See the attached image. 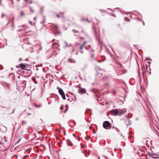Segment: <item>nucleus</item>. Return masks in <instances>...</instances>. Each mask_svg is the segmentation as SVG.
<instances>
[{"instance_id": "4468645a", "label": "nucleus", "mask_w": 159, "mask_h": 159, "mask_svg": "<svg viewBox=\"0 0 159 159\" xmlns=\"http://www.w3.org/2000/svg\"><path fill=\"white\" fill-rule=\"evenodd\" d=\"M12 25V26H13V29L14 28V18L13 17L12 18V21L11 22Z\"/></svg>"}, {"instance_id": "680f3d73", "label": "nucleus", "mask_w": 159, "mask_h": 159, "mask_svg": "<svg viewBox=\"0 0 159 159\" xmlns=\"http://www.w3.org/2000/svg\"><path fill=\"white\" fill-rule=\"evenodd\" d=\"M110 47L111 48V49L113 51V49H112V48H111V46H110Z\"/></svg>"}, {"instance_id": "13d9d810", "label": "nucleus", "mask_w": 159, "mask_h": 159, "mask_svg": "<svg viewBox=\"0 0 159 159\" xmlns=\"http://www.w3.org/2000/svg\"><path fill=\"white\" fill-rule=\"evenodd\" d=\"M73 135L74 136H75V134H73Z\"/></svg>"}, {"instance_id": "e433bc0d", "label": "nucleus", "mask_w": 159, "mask_h": 159, "mask_svg": "<svg viewBox=\"0 0 159 159\" xmlns=\"http://www.w3.org/2000/svg\"><path fill=\"white\" fill-rule=\"evenodd\" d=\"M11 2V3L12 4H13V0H10Z\"/></svg>"}, {"instance_id": "5fc2aeb1", "label": "nucleus", "mask_w": 159, "mask_h": 159, "mask_svg": "<svg viewBox=\"0 0 159 159\" xmlns=\"http://www.w3.org/2000/svg\"><path fill=\"white\" fill-rule=\"evenodd\" d=\"M82 53H83V52L82 51H80Z\"/></svg>"}, {"instance_id": "f3484780", "label": "nucleus", "mask_w": 159, "mask_h": 159, "mask_svg": "<svg viewBox=\"0 0 159 159\" xmlns=\"http://www.w3.org/2000/svg\"><path fill=\"white\" fill-rule=\"evenodd\" d=\"M29 8L30 9V12L32 13H34V11L32 9V7H30Z\"/></svg>"}, {"instance_id": "603ef678", "label": "nucleus", "mask_w": 159, "mask_h": 159, "mask_svg": "<svg viewBox=\"0 0 159 159\" xmlns=\"http://www.w3.org/2000/svg\"><path fill=\"white\" fill-rule=\"evenodd\" d=\"M1 0H0V5H2V4H1Z\"/></svg>"}, {"instance_id": "c9c22d12", "label": "nucleus", "mask_w": 159, "mask_h": 159, "mask_svg": "<svg viewBox=\"0 0 159 159\" xmlns=\"http://www.w3.org/2000/svg\"><path fill=\"white\" fill-rule=\"evenodd\" d=\"M24 157H25H25H29V156L28 155H25V156Z\"/></svg>"}, {"instance_id": "393cba45", "label": "nucleus", "mask_w": 159, "mask_h": 159, "mask_svg": "<svg viewBox=\"0 0 159 159\" xmlns=\"http://www.w3.org/2000/svg\"><path fill=\"white\" fill-rule=\"evenodd\" d=\"M7 19L8 20H9L8 22V23H7V25H8V24H9V23H10V19H9L8 17H7Z\"/></svg>"}, {"instance_id": "39448f33", "label": "nucleus", "mask_w": 159, "mask_h": 159, "mask_svg": "<svg viewBox=\"0 0 159 159\" xmlns=\"http://www.w3.org/2000/svg\"><path fill=\"white\" fill-rule=\"evenodd\" d=\"M78 93L80 94L86 93V89L84 88H80L78 90Z\"/></svg>"}, {"instance_id": "bf43d9fd", "label": "nucleus", "mask_w": 159, "mask_h": 159, "mask_svg": "<svg viewBox=\"0 0 159 159\" xmlns=\"http://www.w3.org/2000/svg\"><path fill=\"white\" fill-rule=\"evenodd\" d=\"M34 83L35 84H37V82H35Z\"/></svg>"}, {"instance_id": "0e129e2a", "label": "nucleus", "mask_w": 159, "mask_h": 159, "mask_svg": "<svg viewBox=\"0 0 159 159\" xmlns=\"http://www.w3.org/2000/svg\"><path fill=\"white\" fill-rule=\"evenodd\" d=\"M54 40H55V39H53L52 40V42L54 41Z\"/></svg>"}, {"instance_id": "de8ad7c7", "label": "nucleus", "mask_w": 159, "mask_h": 159, "mask_svg": "<svg viewBox=\"0 0 159 159\" xmlns=\"http://www.w3.org/2000/svg\"><path fill=\"white\" fill-rule=\"evenodd\" d=\"M22 122H23L24 124H25L26 123V122L25 121H22Z\"/></svg>"}, {"instance_id": "aec40b11", "label": "nucleus", "mask_w": 159, "mask_h": 159, "mask_svg": "<svg viewBox=\"0 0 159 159\" xmlns=\"http://www.w3.org/2000/svg\"><path fill=\"white\" fill-rule=\"evenodd\" d=\"M6 16V15L4 14H3V13L2 14V15H1V18H3V16Z\"/></svg>"}, {"instance_id": "c03bdc74", "label": "nucleus", "mask_w": 159, "mask_h": 159, "mask_svg": "<svg viewBox=\"0 0 159 159\" xmlns=\"http://www.w3.org/2000/svg\"><path fill=\"white\" fill-rule=\"evenodd\" d=\"M14 29V28L13 29V26H12V28H11V30H13Z\"/></svg>"}, {"instance_id": "f257e3e1", "label": "nucleus", "mask_w": 159, "mask_h": 159, "mask_svg": "<svg viewBox=\"0 0 159 159\" xmlns=\"http://www.w3.org/2000/svg\"><path fill=\"white\" fill-rule=\"evenodd\" d=\"M103 126L104 129H109L111 127V125L110 122L107 121H105L103 122Z\"/></svg>"}, {"instance_id": "f03ea898", "label": "nucleus", "mask_w": 159, "mask_h": 159, "mask_svg": "<svg viewBox=\"0 0 159 159\" xmlns=\"http://www.w3.org/2000/svg\"><path fill=\"white\" fill-rule=\"evenodd\" d=\"M57 89L58 90L59 93V94L61 95L63 99L65 100L66 99L65 95L62 89L59 87H57Z\"/></svg>"}, {"instance_id": "b1692460", "label": "nucleus", "mask_w": 159, "mask_h": 159, "mask_svg": "<svg viewBox=\"0 0 159 159\" xmlns=\"http://www.w3.org/2000/svg\"><path fill=\"white\" fill-rule=\"evenodd\" d=\"M43 18H44V20L42 21V23H43V24H44V23H45V16H43Z\"/></svg>"}, {"instance_id": "bb28decb", "label": "nucleus", "mask_w": 159, "mask_h": 159, "mask_svg": "<svg viewBox=\"0 0 159 159\" xmlns=\"http://www.w3.org/2000/svg\"><path fill=\"white\" fill-rule=\"evenodd\" d=\"M84 47V46L82 45V46L80 47V49H82L83 48V47Z\"/></svg>"}, {"instance_id": "a878e982", "label": "nucleus", "mask_w": 159, "mask_h": 159, "mask_svg": "<svg viewBox=\"0 0 159 159\" xmlns=\"http://www.w3.org/2000/svg\"><path fill=\"white\" fill-rule=\"evenodd\" d=\"M86 43H87V42L86 41H84V42L82 45L83 46H84L86 44Z\"/></svg>"}, {"instance_id": "4d7b16f0", "label": "nucleus", "mask_w": 159, "mask_h": 159, "mask_svg": "<svg viewBox=\"0 0 159 159\" xmlns=\"http://www.w3.org/2000/svg\"><path fill=\"white\" fill-rule=\"evenodd\" d=\"M64 135H66V132H64Z\"/></svg>"}, {"instance_id": "79ce46f5", "label": "nucleus", "mask_w": 159, "mask_h": 159, "mask_svg": "<svg viewBox=\"0 0 159 159\" xmlns=\"http://www.w3.org/2000/svg\"><path fill=\"white\" fill-rule=\"evenodd\" d=\"M38 134H41V131H38Z\"/></svg>"}, {"instance_id": "423d86ee", "label": "nucleus", "mask_w": 159, "mask_h": 159, "mask_svg": "<svg viewBox=\"0 0 159 159\" xmlns=\"http://www.w3.org/2000/svg\"><path fill=\"white\" fill-rule=\"evenodd\" d=\"M110 112L113 115H116V114L119 115V112L118 110L114 109L111 110Z\"/></svg>"}, {"instance_id": "69168bd1", "label": "nucleus", "mask_w": 159, "mask_h": 159, "mask_svg": "<svg viewBox=\"0 0 159 159\" xmlns=\"http://www.w3.org/2000/svg\"><path fill=\"white\" fill-rule=\"evenodd\" d=\"M27 3L26 4V7H27Z\"/></svg>"}, {"instance_id": "f8f14e48", "label": "nucleus", "mask_w": 159, "mask_h": 159, "mask_svg": "<svg viewBox=\"0 0 159 159\" xmlns=\"http://www.w3.org/2000/svg\"><path fill=\"white\" fill-rule=\"evenodd\" d=\"M44 10V7H42L40 8V13L41 14H42Z\"/></svg>"}, {"instance_id": "774afa93", "label": "nucleus", "mask_w": 159, "mask_h": 159, "mask_svg": "<svg viewBox=\"0 0 159 159\" xmlns=\"http://www.w3.org/2000/svg\"><path fill=\"white\" fill-rule=\"evenodd\" d=\"M17 1H18V2H19L20 0H17Z\"/></svg>"}, {"instance_id": "338daca9", "label": "nucleus", "mask_w": 159, "mask_h": 159, "mask_svg": "<svg viewBox=\"0 0 159 159\" xmlns=\"http://www.w3.org/2000/svg\"><path fill=\"white\" fill-rule=\"evenodd\" d=\"M63 13H63V12H61V14H63Z\"/></svg>"}, {"instance_id": "3c124183", "label": "nucleus", "mask_w": 159, "mask_h": 159, "mask_svg": "<svg viewBox=\"0 0 159 159\" xmlns=\"http://www.w3.org/2000/svg\"><path fill=\"white\" fill-rule=\"evenodd\" d=\"M33 2L32 0H31L30 1V4H31Z\"/></svg>"}, {"instance_id": "dca6fc26", "label": "nucleus", "mask_w": 159, "mask_h": 159, "mask_svg": "<svg viewBox=\"0 0 159 159\" xmlns=\"http://www.w3.org/2000/svg\"><path fill=\"white\" fill-rule=\"evenodd\" d=\"M72 31L73 33H79V32L78 31L75 30L74 29Z\"/></svg>"}, {"instance_id": "c756f323", "label": "nucleus", "mask_w": 159, "mask_h": 159, "mask_svg": "<svg viewBox=\"0 0 159 159\" xmlns=\"http://www.w3.org/2000/svg\"><path fill=\"white\" fill-rule=\"evenodd\" d=\"M0 107H2V108H7V107H3L2 106H0Z\"/></svg>"}, {"instance_id": "7c9ffc66", "label": "nucleus", "mask_w": 159, "mask_h": 159, "mask_svg": "<svg viewBox=\"0 0 159 159\" xmlns=\"http://www.w3.org/2000/svg\"><path fill=\"white\" fill-rule=\"evenodd\" d=\"M85 139H87H87H89V138H90V137H87V136H86L85 137Z\"/></svg>"}, {"instance_id": "0eeeda50", "label": "nucleus", "mask_w": 159, "mask_h": 159, "mask_svg": "<svg viewBox=\"0 0 159 159\" xmlns=\"http://www.w3.org/2000/svg\"><path fill=\"white\" fill-rule=\"evenodd\" d=\"M124 122L127 127L131 124L130 121L129 119H126V120H124Z\"/></svg>"}, {"instance_id": "9d476101", "label": "nucleus", "mask_w": 159, "mask_h": 159, "mask_svg": "<svg viewBox=\"0 0 159 159\" xmlns=\"http://www.w3.org/2000/svg\"><path fill=\"white\" fill-rule=\"evenodd\" d=\"M67 145H69V144H70V145L71 146H73V144L71 143V142L70 141V140L69 139L67 140Z\"/></svg>"}, {"instance_id": "e2e57ef3", "label": "nucleus", "mask_w": 159, "mask_h": 159, "mask_svg": "<svg viewBox=\"0 0 159 159\" xmlns=\"http://www.w3.org/2000/svg\"><path fill=\"white\" fill-rule=\"evenodd\" d=\"M23 159H25V157H24L23 158Z\"/></svg>"}, {"instance_id": "09e8293b", "label": "nucleus", "mask_w": 159, "mask_h": 159, "mask_svg": "<svg viewBox=\"0 0 159 159\" xmlns=\"http://www.w3.org/2000/svg\"><path fill=\"white\" fill-rule=\"evenodd\" d=\"M111 148H107V150H109V149H110Z\"/></svg>"}, {"instance_id": "72a5a7b5", "label": "nucleus", "mask_w": 159, "mask_h": 159, "mask_svg": "<svg viewBox=\"0 0 159 159\" xmlns=\"http://www.w3.org/2000/svg\"><path fill=\"white\" fill-rule=\"evenodd\" d=\"M63 108V105H62L61 107H60V109L62 110V108Z\"/></svg>"}, {"instance_id": "473e14b6", "label": "nucleus", "mask_w": 159, "mask_h": 159, "mask_svg": "<svg viewBox=\"0 0 159 159\" xmlns=\"http://www.w3.org/2000/svg\"><path fill=\"white\" fill-rule=\"evenodd\" d=\"M85 20H86V19H85L84 18H83L81 19L82 21H85Z\"/></svg>"}, {"instance_id": "412c9836", "label": "nucleus", "mask_w": 159, "mask_h": 159, "mask_svg": "<svg viewBox=\"0 0 159 159\" xmlns=\"http://www.w3.org/2000/svg\"><path fill=\"white\" fill-rule=\"evenodd\" d=\"M65 43H66V46L69 47H70V46H71V45H68V44H67V43L66 42H65Z\"/></svg>"}, {"instance_id": "cd10ccee", "label": "nucleus", "mask_w": 159, "mask_h": 159, "mask_svg": "<svg viewBox=\"0 0 159 159\" xmlns=\"http://www.w3.org/2000/svg\"><path fill=\"white\" fill-rule=\"evenodd\" d=\"M65 107H66V109L67 108V109H68V105H65Z\"/></svg>"}, {"instance_id": "58836bf2", "label": "nucleus", "mask_w": 159, "mask_h": 159, "mask_svg": "<svg viewBox=\"0 0 159 159\" xmlns=\"http://www.w3.org/2000/svg\"><path fill=\"white\" fill-rule=\"evenodd\" d=\"M86 21H87L88 22H90V21H89V20H88V19H86Z\"/></svg>"}, {"instance_id": "f704fd0d", "label": "nucleus", "mask_w": 159, "mask_h": 159, "mask_svg": "<svg viewBox=\"0 0 159 159\" xmlns=\"http://www.w3.org/2000/svg\"><path fill=\"white\" fill-rule=\"evenodd\" d=\"M57 16L58 18H59L60 17V16L58 14H57Z\"/></svg>"}, {"instance_id": "ddd939ff", "label": "nucleus", "mask_w": 159, "mask_h": 159, "mask_svg": "<svg viewBox=\"0 0 159 159\" xmlns=\"http://www.w3.org/2000/svg\"><path fill=\"white\" fill-rule=\"evenodd\" d=\"M26 82L25 81H23V82L21 83V86H24V85L26 84Z\"/></svg>"}, {"instance_id": "8fccbe9b", "label": "nucleus", "mask_w": 159, "mask_h": 159, "mask_svg": "<svg viewBox=\"0 0 159 159\" xmlns=\"http://www.w3.org/2000/svg\"><path fill=\"white\" fill-rule=\"evenodd\" d=\"M29 23H30L32 25L31 21H29Z\"/></svg>"}, {"instance_id": "a19ab883", "label": "nucleus", "mask_w": 159, "mask_h": 159, "mask_svg": "<svg viewBox=\"0 0 159 159\" xmlns=\"http://www.w3.org/2000/svg\"><path fill=\"white\" fill-rule=\"evenodd\" d=\"M111 15L113 16H115V15L113 14H111Z\"/></svg>"}, {"instance_id": "ea45409f", "label": "nucleus", "mask_w": 159, "mask_h": 159, "mask_svg": "<svg viewBox=\"0 0 159 159\" xmlns=\"http://www.w3.org/2000/svg\"><path fill=\"white\" fill-rule=\"evenodd\" d=\"M73 122L75 125L76 122L75 121H73Z\"/></svg>"}, {"instance_id": "6e6552de", "label": "nucleus", "mask_w": 159, "mask_h": 159, "mask_svg": "<svg viewBox=\"0 0 159 159\" xmlns=\"http://www.w3.org/2000/svg\"><path fill=\"white\" fill-rule=\"evenodd\" d=\"M94 35L96 38V39L97 40H98V41L99 43L100 41L99 38V35L97 34V32L96 31L94 32Z\"/></svg>"}, {"instance_id": "37998d69", "label": "nucleus", "mask_w": 159, "mask_h": 159, "mask_svg": "<svg viewBox=\"0 0 159 159\" xmlns=\"http://www.w3.org/2000/svg\"><path fill=\"white\" fill-rule=\"evenodd\" d=\"M15 109H14L13 110V112H12L11 113H13L15 111Z\"/></svg>"}, {"instance_id": "49530a36", "label": "nucleus", "mask_w": 159, "mask_h": 159, "mask_svg": "<svg viewBox=\"0 0 159 159\" xmlns=\"http://www.w3.org/2000/svg\"><path fill=\"white\" fill-rule=\"evenodd\" d=\"M21 60H22V59H21V58H19V61H21Z\"/></svg>"}, {"instance_id": "9b49d317", "label": "nucleus", "mask_w": 159, "mask_h": 159, "mask_svg": "<svg viewBox=\"0 0 159 159\" xmlns=\"http://www.w3.org/2000/svg\"><path fill=\"white\" fill-rule=\"evenodd\" d=\"M68 61L69 62H73L74 63H75V61L73 60V59H72L71 58H70L68 59Z\"/></svg>"}, {"instance_id": "a211bd4d", "label": "nucleus", "mask_w": 159, "mask_h": 159, "mask_svg": "<svg viewBox=\"0 0 159 159\" xmlns=\"http://www.w3.org/2000/svg\"><path fill=\"white\" fill-rule=\"evenodd\" d=\"M57 31V33L56 32H54V34L55 35H57V34H60V31H58V30Z\"/></svg>"}, {"instance_id": "864d4df0", "label": "nucleus", "mask_w": 159, "mask_h": 159, "mask_svg": "<svg viewBox=\"0 0 159 159\" xmlns=\"http://www.w3.org/2000/svg\"><path fill=\"white\" fill-rule=\"evenodd\" d=\"M24 1L26 2H27L28 1V0H24Z\"/></svg>"}, {"instance_id": "20e7f679", "label": "nucleus", "mask_w": 159, "mask_h": 159, "mask_svg": "<svg viewBox=\"0 0 159 159\" xmlns=\"http://www.w3.org/2000/svg\"><path fill=\"white\" fill-rule=\"evenodd\" d=\"M118 111L119 112V115L120 116L123 115L124 113L126 112V110L125 108L119 109H118Z\"/></svg>"}, {"instance_id": "c85d7f7f", "label": "nucleus", "mask_w": 159, "mask_h": 159, "mask_svg": "<svg viewBox=\"0 0 159 159\" xmlns=\"http://www.w3.org/2000/svg\"><path fill=\"white\" fill-rule=\"evenodd\" d=\"M67 110H68L67 108L64 111V113H65Z\"/></svg>"}, {"instance_id": "2eb2a0df", "label": "nucleus", "mask_w": 159, "mask_h": 159, "mask_svg": "<svg viewBox=\"0 0 159 159\" xmlns=\"http://www.w3.org/2000/svg\"><path fill=\"white\" fill-rule=\"evenodd\" d=\"M54 25V28L57 30V29L58 28V26L56 24H53Z\"/></svg>"}, {"instance_id": "1a4fd4ad", "label": "nucleus", "mask_w": 159, "mask_h": 159, "mask_svg": "<svg viewBox=\"0 0 159 159\" xmlns=\"http://www.w3.org/2000/svg\"><path fill=\"white\" fill-rule=\"evenodd\" d=\"M19 66L22 70H24L25 67V66L24 64L21 63L19 64Z\"/></svg>"}, {"instance_id": "2f4dec72", "label": "nucleus", "mask_w": 159, "mask_h": 159, "mask_svg": "<svg viewBox=\"0 0 159 159\" xmlns=\"http://www.w3.org/2000/svg\"><path fill=\"white\" fill-rule=\"evenodd\" d=\"M36 17H34V20H36Z\"/></svg>"}, {"instance_id": "4be33fe9", "label": "nucleus", "mask_w": 159, "mask_h": 159, "mask_svg": "<svg viewBox=\"0 0 159 159\" xmlns=\"http://www.w3.org/2000/svg\"><path fill=\"white\" fill-rule=\"evenodd\" d=\"M24 15V11H22L21 12L20 15L21 16H22Z\"/></svg>"}, {"instance_id": "052dcab7", "label": "nucleus", "mask_w": 159, "mask_h": 159, "mask_svg": "<svg viewBox=\"0 0 159 159\" xmlns=\"http://www.w3.org/2000/svg\"><path fill=\"white\" fill-rule=\"evenodd\" d=\"M148 63H149V64H150V63H151L150 62H149V61H148Z\"/></svg>"}, {"instance_id": "5701e85b", "label": "nucleus", "mask_w": 159, "mask_h": 159, "mask_svg": "<svg viewBox=\"0 0 159 159\" xmlns=\"http://www.w3.org/2000/svg\"><path fill=\"white\" fill-rule=\"evenodd\" d=\"M99 10H100V11L101 12H107L106 11H105V10H104L103 9H99Z\"/></svg>"}, {"instance_id": "6e6d98bb", "label": "nucleus", "mask_w": 159, "mask_h": 159, "mask_svg": "<svg viewBox=\"0 0 159 159\" xmlns=\"http://www.w3.org/2000/svg\"><path fill=\"white\" fill-rule=\"evenodd\" d=\"M25 25H22V27H25Z\"/></svg>"}, {"instance_id": "4c0bfd02", "label": "nucleus", "mask_w": 159, "mask_h": 159, "mask_svg": "<svg viewBox=\"0 0 159 159\" xmlns=\"http://www.w3.org/2000/svg\"><path fill=\"white\" fill-rule=\"evenodd\" d=\"M91 56V57L92 58H93V56H94V55H93V54H92Z\"/></svg>"}, {"instance_id": "a18cd8bd", "label": "nucleus", "mask_w": 159, "mask_h": 159, "mask_svg": "<svg viewBox=\"0 0 159 159\" xmlns=\"http://www.w3.org/2000/svg\"><path fill=\"white\" fill-rule=\"evenodd\" d=\"M107 9H109V10H111V11H113L111 9H110L109 8H108Z\"/></svg>"}, {"instance_id": "7ed1b4c3", "label": "nucleus", "mask_w": 159, "mask_h": 159, "mask_svg": "<svg viewBox=\"0 0 159 159\" xmlns=\"http://www.w3.org/2000/svg\"><path fill=\"white\" fill-rule=\"evenodd\" d=\"M149 156L151 157L152 158L154 159H156L159 158V153H157V154L155 153H150L149 154Z\"/></svg>"}, {"instance_id": "6ab92c4d", "label": "nucleus", "mask_w": 159, "mask_h": 159, "mask_svg": "<svg viewBox=\"0 0 159 159\" xmlns=\"http://www.w3.org/2000/svg\"><path fill=\"white\" fill-rule=\"evenodd\" d=\"M34 106L36 107L39 108L41 106V105H40L39 106H38L36 104H34Z\"/></svg>"}]
</instances>
